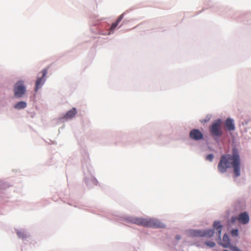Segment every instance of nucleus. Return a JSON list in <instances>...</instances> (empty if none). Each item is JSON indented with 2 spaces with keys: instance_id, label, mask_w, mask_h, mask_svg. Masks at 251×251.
Instances as JSON below:
<instances>
[{
  "instance_id": "obj_21",
  "label": "nucleus",
  "mask_w": 251,
  "mask_h": 251,
  "mask_svg": "<svg viewBox=\"0 0 251 251\" xmlns=\"http://www.w3.org/2000/svg\"><path fill=\"white\" fill-rule=\"evenodd\" d=\"M176 239L177 240H178L181 239V236L180 235H176Z\"/></svg>"
},
{
  "instance_id": "obj_17",
  "label": "nucleus",
  "mask_w": 251,
  "mask_h": 251,
  "mask_svg": "<svg viewBox=\"0 0 251 251\" xmlns=\"http://www.w3.org/2000/svg\"><path fill=\"white\" fill-rule=\"evenodd\" d=\"M231 235L234 236H237L238 234V229H233L232 230H231Z\"/></svg>"
},
{
  "instance_id": "obj_2",
  "label": "nucleus",
  "mask_w": 251,
  "mask_h": 251,
  "mask_svg": "<svg viewBox=\"0 0 251 251\" xmlns=\"http://www.w3.org/2000/svg\"><path fill=\"white\" fill-rule=\"evenodd\" d=\"M130 222L138 226L151 227L153 228H164L165 226L159 221L154 219H145L142 218H132Z\"/></svg>"
},
{
  "instance_id": "obj_18",
  "label": "nucleus",
  "mask_w": 251,
  "mask_h": 251,
  "mask_svg": "<svg viewBox=\"0 0 251 251\" xmlns=\"http://www.w3.org/2000/svg\"><path fill=\"white\" fill-rule=\"evenodd\" d=\"M213 158V155L212 154H209L207 155L206 159L207 160H209L210 161H212Z\"/></svg>"
},
{
  "instance_id": "obj_14",
  "label": "nucleus",
  "mask_w": 251,
  "mask_h": 251,
  "mask_svg": "<svg viewBox=\"0 0 251 251\" xmlns=\"http://www.w3.org/2000/svg\"><path fill=\"white\" fill-rule=\"evenodd\" d=\"M26 106V103L25 101H20L14 105V108L17 109L25 108Z\"/></svg>"
},
{
  "instance_id": "obj_1",
  "label": "nucleus",
  "mask_w": 251,
  "mask_h": 251,
  "mask_svg": "<svg viewBox=\"0 0 251 251\" xmlns=\"http://www.w3.org/2000/svg\"><path fill=\"white\" fill-rule=\"evenodd\" d=\"M240 157L238 152L235 149L233 150L232 155L226 154L223 155L218 165L220 172L224 173L226 172L227 169L232 167L236 177L240 175Z\"/></svg>"
},
{
  "instance_id": "obj_13",
  "label": "nucleus",
  "mask_w": 251,
  "mask_h": 251,
  "mask_svg": "<svg viewBox=\"0 0 251 251\" xmlns=\"http://www.w3.org/2000/svg\"><path fill=\"white\" fill-rule=\"evenodd\" d=\"M124 15L122 14L120 16V17L118 18L117 20L114 23H113L110 28V30L112 31L113 30L116 26L118 25L120 22L122 20L123 18Z\"/></svg>"
},
{
  "instance_id": "obj_3",
  "label": "nucleus",
  "mask_w": 251,
  "mask_h": 251,
  "mask_svg": "<svg viewBox=\"0 0 251 251\" xmlns=\"http://www.w3.org/2000/svg\"><path fill=\"white\" fill-rule=\"evenodd\" d=\"M222 122L220 119L214 121L209 126V131L214 137H220L223 134L222 130Z\"/></svg>"
},
{
  "instance_id": "obj_24",
  "label": "nucleus",
  "mask_w": 251,
  "mask_h": 251,
  "mask_svg": "<svg viewBox=\"0 0 251 251\" xmlns=\"http://www.w3.org/2000/svg\"><path fill=\"white\" fill-rule=\"evenodd\" d=\"M237 251H241L240 250H237Z\"/></svg>"
},
{
  "instance_id": "obj_11",
  "label": "nucleus",
  "mask_w": 251,
  "mask_h": 251,
  "mask_svg": "<svg viewBox=\"0 0 251 251\" xmlns=\"http://www.w3.org/2000/svg\"><path fill=\"white\" fill-rule=\"evenodd\" d=\"M221 245L224 248L228 247L230 245V240L227 235L225 234L224 235L223 238V243H222Z\"/></svg>"
},
{
  "instance_id": "obj_19",
  "label": "nucleus",
  "mask_w": 251,
  "mask_h": 251,
  "mask_svg": "<svg viewBox=\"0 0 251 251\" xmlns=\"http://www.w3.org/2000/svg\"><path fill=\"white\" fill-rule=\"evenodd\" d=\"M238 220V217L232 216L230 219V222L232 224L234 223L236 221Z\"/></svg>"
},
{
  "instance_id": "obj_10",
  "label": "nucleus",
  "mask_w": 251,
  "mask_h": 251,
  "mask_svg": "<svg viewBox=\"0 0 251 251\" xmlns=\"http://www.w3.org/2000/svg\"><path fill=\"white\" fill-rule=\"evenodd\" d=\"M76 114V109L75 108H73L66 113V114L64 115V118L66 119H71L74 117Z\"/></svg>"
},
{
  "instance_id": "obj_7",
  "label": "nucleus",
  "mask_w": 251,
  "mask_h": 251,
  "mask_svg": "<svg viewBox=\"0 0 251 251\" xmlns=\"http://www.w3.org/2000/svg\"><path fill=\"white\" fill-rule=\"evenodd\" d=\"M190 137L194 140H200L203 139V135L201 131L197 129H193L189 133Z\"/></svg>"
},
{
  "instance_id": "obj_8",
  "label": "nucleus",
  "mask_w": 251,
  "mask_h": 251,
  "mask_svg": "<svg viewBox=\"0 0 251 251\" xmlns=\"http://www.w3.org/2000/svg\"><path fill=\"white\" fill-rule=\"evenodd\" d=\"M238 221L242 224H246L249 221V216L246 212L240 213L238 216Z\"/></svg>"
},
{
  "instance_id": "obj_6",
  "label": "nucleus",
  "mask_w": 251,
  "mask_h": 251,
  "mask_svg": "<svg viewBox=\"0 0 251 251\" xmlns=\"http://www.w3.org/2000/svg\"><path fill=\"white\" fill-rule=\"evenodd\" d=\"M47 73V70L44 69L42 71V75L41 77H38L35 84V91H37L38 89L41 88L45 81V76Z\"/></svg>"
},
{
  "instance_id": "obj_15",
  "label": "nucleus",
  "mask_w": 251,
  "mask_h": 251,
  "mask_svg": "<svg viewBox=\"0 0 251 251\" xmlns=\"http://www.w3.org/2000/svg\"><path fill=\"white\" fill-rule=\"evenodd\" d=\"M17 234L19 238L22 239H25L27 236L26 234L24 231H17Z\"/></svg>"
},
{
  "instance_id": "obj_23",
  "label": "nucleus",
  "mask_w": 251,
  "mask_h": 251,
  "mask_svg": "<svg viewBox=\"0 0 251 251\" xmlns=\"http://www.w3.org/2000/svg\"><path fill=\"white\" fill-rule=\"evenodd\" d=\"M223 251H228L226 250H224Z\"/></svg>"
},
{
  "instance_id": "obj_20",
  "label": "nucleus",
  "mask_w": 251,
  "mask_h": 251,
  "mask_svg": "<svg viewBox=\"0 0 251 251\" xmlns=\"http://www.w3.org/2000/svg\"><path fill=\"white\" fill-rule=\"evenodd\" d=\"M230 249L233 250V251H237V250H239L238 248L236 247H231Z\"/></svg>"
},
{
  "instance_id": "obj_9",
  "label": "nucleus",
  "mask_w": 251,
  "mask_h": 251,
  "mask_svg": "<svg viewBox=\"0 0 251 251\" xmlns=\"http://www.w3.org/2000/svg\"><path fill=\"white\" fill-rule=\"evenodd\" d=\"M225 125L229 131L234 130L235 129L234 120L230 118H228L226 120Z\"/></svg>"
},
{
  "instance_id": "obj_22",
  "label": "nucleus",
  "mask_w": 251,
  "mask_h": 251,
  "mask_svg": "<svg viewBox=\"0 0 251 251\" xmlns=\"http://www.w3.org/2000/svg\"><path fill=\"white\" fill-rule=\"evenodd\" d=\"M247 124H248V122L247 121H245L244 122L242 123V125H247Z\"/></svg>"
},
{
  "instance_id": "obj_4",
  "label": "nucleus",
  "mask_w": 251,
  "mask_h": 251,
  "mask_svg": "<svg viewBox=\"0 0 251 251\" xmlns=\"http://www.w3.org/2000/svg\"><path fill=\"white\" fill-rule=\"evenodd\" d=\"M189 234L193 237H211L214 235V231L213 229H211L205 230H191L189 231Z\"/></svg>"
},
{
  "instance_id": "obj_5",
  "label": "nucleus",
  "mask_w": 251,
  "mask_h": 251,
  "mask_svg": "<svg viewBox=\"0 0 251 251\" xmlns=\"http://www.w3.org/2000/svg\"><path fill=\"white\" fill-rule=\"evenodd\" d=\"M25 92V87L22 80L18 81L14 86V94L16 97H21Z\"/></svg>"
},
{
  "instance_id": "obj_16",
  "label": "nucleus",
  "mask_w": 251,
  "mask_h": 251,
  "mask_svg": "<svg viewBox=\"0 0 251 251\" xmlns=\"http://www.w3.org/2000/svg\"><path fill=\"white\" fill-rule=\"evenodd\" d=\"M205 244L210 247H214L215 246V243L213 241L206 242Z\"/></svg>"
},
{
  "instance_id": "obj_12",
  "label": "nucleus",
  "mask_w": 251,
  "mask_h": 251,
  "mask_svg": "<svg viewBox=\"0 0 251 251\" xmlns=\"http://www.w3.org/2000/svg\"><path fill=\"white\" fill-rule=\"evenodd\" d=\"M213 226L218 232L219 236H221L222 226L219 221H215L213 224Z\"/></svg>"
}]
</instances>
